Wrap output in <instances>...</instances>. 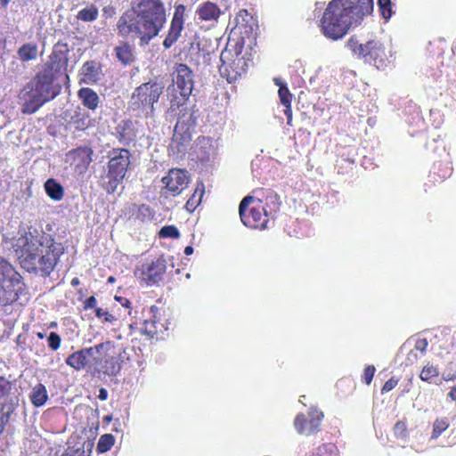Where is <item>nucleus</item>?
<instances>
[{
    "label": "nucleus",
    "instance_id": "4",
    "mask_svg": "<svg viewBox=\"0 0 456 456\" xmlns=\"http://www.w3.org/2000/svg\"><path fill=\"white\" fill-rule=\"evenodd\" d=\"M372 10L373 0H331L321 20L322 31L328 38H342L353 24H357Z\"/></svg>",
    "mask_w": 456,
    "mask_h": 456
},
{
    "label": "nucleus",
    "instance_id": "46",
    "mask_svg": "<svg viewBox=\"0 0 456 456\" xmlns=\"http://www.w3.org/2000/svg\"><path fill=\"white\" fill-rule=\"evenodd\" d=\"M97 299L94 296H90L87 297L84 303H83V309L85 311L94 309L95 311V308H98L97 306Z\"/></svg>",
    "mask_w": 456,
    "mask_h": 456
},
{
    "label": "nucleus",
    "instance_id": "55",
    "mask_svg": "<svg viewBox=\"0 0 456 456\" xmlns=\"http://www.w3.org/2000/svg\"><path fill=\"white\" fill-rule=\"evenodd\" d=\"M70 284L73 286V287H77L80 284V281L77 277H74L71 281H70Z\"/></svg>",
    "mask_w": 456,
    "mask_h": 456
},
{
    "label": "nucleus",
    "instance_id": "53",
    "mask_svg": "<svg viewBox=\"0 0 456 456\" xmlns=\"http://www.w3.org/2000/svg\"><path fill=\"white\" fill-rule=\"evenodd\" d=\"M449 396L452 400L456 401V386L451 389V391L449 392Z\"/></svg>",
    "mask_w": 456,
    "mask_h": 456
},
{
    "label": "nucleus",
    "instance_id": "16",
    "mask_svg": "<svg viewBox=\"0 0 456 456\" xmlns=\"http://www.w3.org/2000/svg\"><path fill=\"white\" fill-rule=\"evenodd\" d=\"M186 6L183 4L175 6V12L170 21L167 35L162 42L164 49H170L181 37L184 29Z\"/></svg>",
    "mask_w": 456,
    "mask_h": 456
},
{
    "label": "nucleus",
    "instance_id": "21",
    "mask_svg": "<svg viewBox=\"0 0 456 456\" xmlns=\"http://www.w3.org/2000/svg\"><path fill=\"white\" fill-rule=\"evenodd\" d=\"M113 53L123 66L131 65L135 61L134 46L126 40L119 41L113 48Z\"/></svg>",
    "mask_w": 456,
    "mask_h": 456
},
{
    "label": "nucleus",
    "instance_id": "49",
    "mask_svg": "<svg viewBox=\"0 0 456 456\" xmlns=\"http://www.w3.org/2000/svg\"><path fill=\"white\" fill-rule=\"evenodd\" d=\"M418 359V354L415 350H411L407 355L406 361L409 364H413Z\"/></svg>",
    "mask_w": 456,
    "mask_h": 456
},
{
    "label": "nucleus",
    "instance_id": "40",
    "mask_svg": "<svg viewBox=\"0 0 456 456\" xmlns=\"http://www.w3.org/2000/svg\"><path fill=\"white\" fill-rule=\"evenodd\" d=\"M382 17L385 20L391 18L393 14L391 0H377Z\"/></svg>",
    "mask_w": 456,
    "mask_h": 456
},
{
    "label": "nucleus",
    "instance_id": "31",
    "mask_svg": "<svg viewBox=\"0 0 456 456\" xmlns=\"http://www.w3.org/2000/svg\"><path fill=\"white\" fill-rule=\"evenodd\" d=\"M274 84L279 86L278 95L280 102L282 105L290 104L292 102L293 95L289 90L287 85L283 83L281 78L275 77L273 79Z\"/></svg>",
    "mask_w": 456,
    "mask_h": 456
},
{
    "label": "nucleus",
    "instance_id": "34",
    "mask_svg": "<svg viewBox=\"0 0 456 456\" xmlns=\"http://www.w3.org/2000/svg\"><path fill=\"white\" fill-rule=\"evenodd\" d=\"M17 273H19L8 261L0 257V283L12 276L17 277Z\"/></svg>",
    "mask_w": 456,
    "mask_h": 456
},
{
    "label": "nucleus",
    "instance_id": "25",
    "mask_svg": "<svg viewBox=\"0 0 456 456\" xmlns=\"http://www.w3.org/2000/svg\"><path fill=\"white\" fill-rule=\"evenodd\" d=\"M44 188L47 196L54 200L60 201L64 197V188L54 178H49L45 182Z\"/></svg>",
    "mask_w": 456,
    "mask_h": 456
},
{
    "label": "nucleus",
    "instance_id": "24",
    "mask_svg": "<svg viewBox=\"0 0 456 456\" xmlns=\"http://www.w3.org/2000/svg\"><path fill=\"white\" fill-rule=\"evenodd\" d=\"M17 55L21 62L36 60L38 55L37 44L34 42L23 44L18 48Z\"/></svg>",
    "mask_w": 456,
    "mask_h": 456
},
{
    "label": "nucleus",
    "instance_id": "35",
    "mask_svg": "<svg viewBox=\"0 0 456 456\" xmlns=\"http://www.w3.org/2000/svg\"><path fill=\"white\" fill-rule=\"evenodd\" d=\"M115 438L111 434H104L100 436L97 443L96 451L99 453H103L111 449L114 445Z\"/></svg>",
    "mask_w": 456,
    "mask_h": 456
},
{
    "label": "nucleus",
    "instance_id": "2",
    "mask_svg": "<svg viewBox=\"0 0 456 456\" xmlns=\"http://www.w3.org/2000/svg\"><path fill=\"white\" fill-rule=\"evenodd\" d=\"M166 23L167 11L161 0H139L119 16L116 30L120 37H136L141 46H146Z\"/></svg>",
    "mask_w": 456,
    "mask_h": 456
},
{
    "label": "nucleus",
    "instance_id": "60",
    "mask_svg": "<svg viewBox=\"0 0 456 456\" xmlns=\"http://www.w3.org/2000/svg\"><path fill=\"white\" fill-rule=\"evenodd\" d=\"M103 11L106 12L108 11V8L104 7Z\"/></svg>",
    "mask_w": 456,
    "mask_h": 456
},
{
    "label": "nucleus",
    "instance_id": "37",
    "mask_svg": "<svg viewBox=\"0 0 456 456\" xmlns=\"http://www.w3.org/2000/svg\"><path fill=\"white\" fill-rule=\"evenodd\" d=\"M449 427L447 419H436L433 424V431L431 437L433 439L437 438L444 431Z\"/></svg>",
    "mask_w": 456,
    "mask_h": 456
},
{
    "label": "nucleus",
    "instance_id": "3",
    "mask_svg": "<svg viewBox=\"0 0 456 456\" xmlns=\"http://www.w3.org/2000/svg\"><path fill=\"white\" fill-rule=\"evenodd\" d=\"M69 49L67 44L57 43L49 55V60L24 87L28 99L23 105V112L35 113L45 103L53 100L61 91L54 81L67 69Z\"/></svg>",
    "mask_w": 456,
    "mask_h": 456
},
{
    "label": "nucleus",
    "instance_id": "9",
    "mask_svg": "<svg viewBox=\"0 0 456 456\" xmlns=\"http://www.w3.org/2000/svg\"><path fill=\"white\" fill-rule=\"evenodd\" d=\"M173 83L178 90L179 95L172 94L170 108L175 110L183 105L191 95L193 88V75L191 69L184 63L175 64L173 72Z\"/></svg>",
    "mask_w": 456,
    "mask_h": 456
},
{
    "label": "nucleus",
    "instance_id": "33",
    "mask_svg": "<svg viewBox=\"0 0 456 456\" xmlns=\"http://www.w3.org/2000/svg\"><path fill=\"white\" fill-rule=\"evenodd\" d=\"M99 12L98 8L91 4L86 8L80 10L77 15V19L86 22H91L95 20L98 18Z\"/></svg>",
    "mask_w": 456,
    "mask_h": 456
},
{
    "label": "nucleus",
    "instance_id": "5",
    "mask_svg": "<svg viewBox=\"0 0 456 456\" xmlns=\"http://www.w3.org/2000/svg\"><path fill=\"white\" fill-rule=\"evenodd\" d=\"M267 200L273 204L269 209H267L268 202L264 200L250 195L242 199L239 205V214L245 226L256 230L267 228L270 217L273 216V212L279 210L281 205L278 194L273 191H269Z\"/></svg>",
    "mask_w": 456,
    "mask_h": 456
},
{
    "label": "nucleus",
    "instance_id": "29",
    "mask_svg": "<svg viewBox=\"0 0 456 456\" xmlns=\"http://www.w3.org/2000/svg\"><path fill=\"white\" fill-rule=\"evenodd\" d=\"M17 409L16 402H9L2 405L3 414H0V435L4 429L5 425L10 421L12 414Z\"/></svg>",
    "mask_w": 456,
    "mask_h": 456
},
{
    "label": "nucleus",
    "instance_id": "19",
    "mask_svg": "<svg viewBox=\"0 0 456 456\" xmlns=\"http://www.w3.org/2000/svg\"><path fill=\"white\" fill-rule=\"evenodd\" d=\"M221 61L222 64L219 67V71L228 83L235 82L245 73L244 66L246 62L243 58L237 56L227 62L223 61V59Z\"/></svg>",
    "mask_w": 456,
    "mask_h": 456
},
{
    "label": "nucleus",
    "instance_id": "58",
    "mask_svg": "<svg viewBox=\"0 0 456 456\" xmlns=\"http://www.w3.org/2000/svg\"><path fill=\"white\" fill-rule=\"evenodd\" d=\"M108 281H109V282H113V281H114V277L110 276V277L108 279Z\"/></svg>",
    "mask_w": 456,
    "mask_h": 456
},
{
    "label": "nucleus",
    "instance_id": "17",
    "mask_svg": "<svg viewBox=\"0 0 456 456\" xmlns=\"http://www.w3.org/2000/svg\"><path fill=\"white\" fill-rule=\"evenodd\" d=\"M93 150L89 146H80L70 150L67 153V157L70 161V165L74 167L75 171L82 174L86 172L93 161Z\"/></svg>",
    "mask_w": 456,
    "mask_h": 456
},
{
    "label": "nucleus",
    "instance_id": "41",
    "mask_svg": "<svg viewBox=\"0 0 456 456\" xmlns=\"http://www.w3.org/2000/svg\"><path fill=\"white\" fill-rule=\"evenodd\" d=\"M48 346L51 350L56 351L60 348L61 344V338L56 332H51L47 338Z\"/></svg>",
    "mask_w": 456,
    "mask_h": 456
},
{
    "label": "nucleus",
    "instance_id": "43",
    "mask_svg": "<svg viewBox=\"0 0 456 456\" xmlns=\"http://www.w3.org/2000/svg\"><path fill=\"white\" fill-rule=\"evenodd\" d=\"M376 368L374 365H367L362 372V379L366 385H370L373 379Z\"/></svg>",
    "mask_w": 456,
    "mask_h": 456
},
{
    "label": "nucleus",
    "instance_id": "12",
    "mask_svg": "<svg viewBox=\"0 0 456 456\" xmlns=\"http://www.w3.org/2000/svg\"><path fill=\"white\" fill-rule=\"evenodd\" d=\"M323 417L322 411L312 407L306 412L297 414L294 419V428L299 435L306 436L315 435L321 430Z\"/></svg>",
    "mask_w": 456,
    "mask_h": 456
},
{
    "label": "nucleus",
    "instance_id": "11",
    "mask_svg": "<svg viewBox=\"0 0 456 456\" xmlns=\"http://www.w3.org/2000/svg\"><path fill=\"white\" fill-rule=\"evenodd\" d=\"M166 271V260L163 257H158L138 265L134 271V274L141 283L152 286L163 280Z\"/></svg>",
    "mask_w": 456,
    "mask_h": 456
},
{
    "label": "nucleus",
    "instance_id": "36",
    "mask_svg": "<svg viewBox=\"0 0 456 456\" xmlns=\"http://www.w3.org/2000/svg\"><path fill=\"white\" fill-rule=\"evenodd\" d=\"M439 376V370L437 366H435L431 363H427L421 370L419 374V379L422 381L429 382L433 379L437 378Z\"/></svg>",
    "mask_w": 456,
    "mask_h": 456
},
{
    "label": "nucleus",
    "instance_id": "15",
    "mask_svg": "<svg viewBox=\"0 0 456 456\" xmlns=\"http://www.w3.org/2000/svg\"><path fill=\"white\" fill-rule=\"evenodd\" d=\"M161 182L164 184L162 193L175 197L188 186L190 175L183 169L172 168L162 177Z\"/></svg>",
    "mask_w": 456,
    "mask_h": 456
},
{
    "label": "nucleus",
    "instance_id": "28",
    "mask_svg": "<svg viewBox=\"0 0 456 456\" xmlns=\"http://www.w3.org/2000/svg\"><path fill=\"white\" fill-rule=\"evenodd\" d=\"M131 216L134 219L138 220L140 222H144L147 219H151V211L149 206L145 204H133L131 210Z\"/></svg>",
    "mask_w": 456,
    "mask_h": 456
},
{
    "label": "nucleus",
    "instance_id": "54",
    "mask_svg": "<svg viewBox=\"0 0 456 456\" xmlns=\"http://www.w3.org/2000/svg\"><path fill=\"white\" fill-rule=\"evenodd\" d=\"M193 253V248L191 246H187L184 248V254L186 256L191 255Z\"/></svg>",
    "mask_w": 456,
    "mask_h": 456
},
{
    "label": "nucleus",
    "instance_id": "23",
    "mask_svg": "<svg viewBox=\"0 0 456 456\" xmlns=\"http://www.w3.org/2000/svg\"><path fill=\"white\" fill-rule=\"evenodd\" d=\"M77 96L86 108L92 110L97 109L100 99L96 92H94L93 89L89 87H82L78 90Z\"/></svg>",
    "mask_w": 456,
    "mask_h": 456
},
{
    "label": "nucleus",
    "instance_id": "13",
    "mask_svg": "<svg viewBox=\"0 0 456 456\" xmlns=\"http://www.w3.org/2000/svg\"><path fill=\"white\" fill-rule=\"evenodd\" d=\"M28 294L27 286L20 273L0 283V306H7L16 302L21 296Z\"/></svg>",
    "mask_w": 456,
    "mask_h": 456
},
{
    "label": "nucleus",
    "instance_id": "14",
    "mask_svg": "<svg viewBox=\"0 0 456 456\" xmlns=\"http://www.w3.org/2000/svg\"><path fill=\"white\" fill-rule=\"evenodd\" d=\"M112 349H115L113 342H102L94 346L83 348L81 350L72 353L66 358L65 362L67 365L73 368L74 370H81L85 369L86 366L87 365L88 357H94V353L102 354V353H107Z\"/></svg>",
    "mask_w": 456,
    "mask_h": 456
},
{
    "label": "nucleus",
    "instance_id": "45",
    "mask_svg": "<svg viewBox=\"0 0 456 456\" xmlns=\"http://www.w3.org/2000/svg\"><path fill=\"white\" fill-rule=\"evenodd\" d=\"M398 382L399 379L391 377L381 387V394L384 395L393 390L397 386Z\"/></svg>",
    "mask_w": 456,
    "mask_h": 456
},
{
    "label": "nucleus",
    "instance_id": "44",
    "mask_svg": "<svg viewBox=\"0 0 456 456\" xmlns=\"http://www.w3.org/2000/svg\"><path fill=\"white\" fill-rule=\"evenodd\" d=\"M61 456H86L84 446H69Z\"/></svg>",
    "mask_w": 456,
    "mask_h": 456
},
{
    "label": "nucleus",
    "instance_id": "10",
    "mask_svg": "<svg viewBox=\"0 0 456 456\" xmlns=\"http://www.w3.org/2000/svg\"><path fill=\"white\" fill-rule=\"evenodd\" d=\"M151 317L143 322L142 333L149 339H163L168 334L171 322L166 312L156 305L150 307Z\"/></svg>",
    "mask_w": 456,
    "mask_h": 456
},
{
    "label": "nucleus",
    "instance_id": "57",
    "mask_svg": "<svg viewBox=\"0 0 456 456\" xmlns=\"http://www.w3.org/2000/svg\"><path fill=\"white\" fill-rule=\"evenodd\" d=\"M37 338H40V339H43V338H45V335H44V333H42V332H37Z\"/></svg>",
    "mask_w": 456,
    "mask_h": 456
},
{
    "label": "nucleus",
    "instance_id": "26",
    "mask_svg": "<svg viewBox=\"0 0 456 456\" xmlns=\"http://www.w3.org/2000/svg\"><path fill=\"white\" fill-rule=\"evenodd\" d=\"M29 399L35 407L43 406L48 400V394L45 386L42 383H38L33 387L29 394Z\"/></svg>",
    "mask_w": 456,
    "mask_h": 456
},
{
    "label": "nucleus",
    "instance_id": "8",
    "mask_svg": "<svg viewBox=\"0 0 456 456\" xmlns=\"http://www.w3.org/2000/svg\"><path fill=\"white\" fill-rule=\"evenodd\" d=\"M347 47L358 57L373 64L379 69L387 66V56L385 47L378 41L370 40L362 44L355 36H353L347 41Z\"/></svg>",
    "mask_w": 456,
    "mask_h": 456
},
{
    "label": "nucleus",
    "instance_id": "50",
    "mask_svg": "<svg viewBox=\"0 0 456 456\" xmlns=\"http://www.w3.org/2000/svg\"><path fill=\"white\" fill-rule=\"evenodd\" d=\"M115 298L120 302V304L126 307V308H130L131 307V302L127 299V298H125V297H115Z\"/></svg>",
    "mask_w": 456,
    "mask_h": 456
},
{
    "label": "nucleus",
    "instance_id": "56",
    "mask_svg": "<svg viewBox=\"0 0 456 456\" xmlns=\"http://www.w3.org/2000/svg\"><path fill=\"white\" fill-rule=\"evenodd\" d=\"M11 0H0V5L3 8H6Z\"/></svg>",
    "mask_w": 456,
    "mask_h": 456
},
{
    "label": "nucleus",
    "instance_id": "47",
    "mask_svg": "<svg viewBox=\"0 0 456 456\" xmlns=\"http://www.w3.org/2000/svg\"><path fill=\"white\" fill-rule=\"evenodd\" d=\"M428 343L426 338L418 339L415 343L414 349L416 352L419 351L421 354H425L428 348Z\"/></svg>",
    "mask_w": 456,
    "mask_h": 456
},
{
    "label": "nucleus",
    "instance_id": "39",
    "mask_svg": "<svg viewBox=\"0 0 456 456\" xmlns=\"http://www.w3.org/2000/svg\"><path fill=\"white\" fill-rule=\"evenodd\" d=\"M95 315L102 322L105 323H114L117 321V317L107 310L102 307L95 308Z\"/></svg>",
    "mask_w": 456,
    "mask_h": 456
},
{
    "label": "nucleus",
    "instance_id": "20",
    "mask_svg": "<svg viewBox=\"0 0 456 456\" xmlns=\"http://www.w3.org/2000/svg\"><path fill=\"white\" fill-rule=\"evenodd\" d=\"M196 14L201 21L217 22L222 15V10L216 3L205 1L197 7Z\"/></svg>",
    "mask_w": 456,
    "mask_h": 456
},
{
    "label": "nucleus",
    "instance_id": "38",
    "mask_svg": "<svg viewBox=\"0 0 456 456\" xmlns=\"http://www.w3.org/2000/svg\"><path fill=\"white\" fill-rule=\"evenodd\" d=\"M180 236V232L175 225H165L159 232V237L162 239L172 238L177 239Z\"/></svg>",
    "mask_w": 456,
    "mask_h": 456
},
{
    "label": "nucleus",
    "instance_id": "51",
    "mask_svg": "<svg viewBox=\"0 0 456 456\" xmlns=\"http://www.w3.org/2000/svg\"><path fill=\"white\" fill-rule=\"evenodd\" d=\"M108 391L104 387H102L99 390L98 398L102 401H105L108 398Z\"/></svg>",
    "mask_w": 456,
    "mask_h": 456
},
{
    "label": "nucleus",
    "instance_id": "18",
    "mask_svg": "<svg viewBox=\"0 0 456 456\" xmlns=\"http://www.w3.org/2000/svg\"><path fill=\"white\" fill-rule=\"evenodd\" d=\"M114 349L110 350L113 352ZM109 352L104 353V357L94 356L93 357V362L99 365V368H94L93 373H102L108 376H116L121 369V361L118 356L110 354Z\"/></svg>",
    "mask_w": 456,
    "mask_h": 456
},
{
    "label": "nucleus",
    "instance_id": "48",
    "mask_svg": "<svg viewBox=\"0 0 456 456\" xmlns=\"http://www.w3.org/2000/svg\"><path fill=\"white\" fill-rule=\"evenodd\" d=\"M284 114L287 118V125L288 126H292V107H291V103L290 104H284Z\"/></svg>",
    "mask_w": 456,
    "mask_h": 456
},
{
    "label": "nucleus",
    "instance_id": "59",
    "mask_svg": "<svg viewBox=\"0 0 456 456\" xmlns=\"http://www.w3.org/2000/svg\"><path fill=\"white\" fill-rule=\"evenodd\" d=\"M110 10L111 11V12H114L113 7H110Z\"/></svg>",
    "mask_w": 456,
    "mask_h": 456
},
{
    "label": "nucleus",
    "instance_id": "22",
    "mask_svg": "<svg viewBox=\"0 0 456 456\" xmlns=\"http://www.w3.org/2000/svg\"><path fill=\"white\" fill-rule=\"evenodd\" d=\"M101 65L95 61H86L81 68V82L85 84H95L99 80Z\"/></svg>",
    "mask_w": 456,
    "mask_h": 456
},
{
    "label": "nucleus",
    "instance_id": "27",
    "mask_svg": "<svg viewBox=\"0 0 456 456\" xmlns=\"http://www.w3.org/2000/svg\"><path fill=\"white\" fill-rule=\"evenodd\" d=\"M205 193V187L202 183H198L194 193L190 197V199L185 203V208L188 212H193L197 207L200 204L201 199Z\"/></svg>",
    "mask_w": 456,
    "mask_h": 456
},
{
    "label": "nucleus",
    "instance_id": "30",
    "mask_svg": "<svg viewBox=\"0 0 456 456\" xmlns=\"http://www.w3.org/2000/svg\"><path fill=\"white\" fill-rule=\"evenodd\" d=\"M134 134L132 129V122L130 120L123 121L117 127V138L120 142L131 141Z\"/></svg>",
    "mask_w": 456,
    "mask_h": 456
},
{
    "label": "nucleus",
    "instance_id": "7",
    "mask_svg": "<svg viewBox=\"0 0 456 456\" xmlns=\"http://www.w3.org/2000/svg\"><path fill=\"white\" fill-rule=\"evenodd\" d=\"M109 161L107 163V181L102 188L108 194L114 193L118 185L126 177V172L131 164L132 154L125 148H113L108 152Z\"/></svg>",
    "mask_w": 456,
    "mask_h": 456
},
{
    "label": "nucleus",
    "instance_id": "1",
    "mask_svg": "<svg viewBox=\"0 0 456 456\" xmlns=\"http://www.w3.org/2000/svg\"><path fill=\"white\" fill-rule=\"evenodd\" d=\"M9 242L20 267L42 277L51 275L65 252L63 244L40 226L20 227Z\"/></svg>",
    "mask_w": 456,
    "mask_h": 456
},
{
    "label": "nucleus",
    "instance_id": "52",
    "mask_svg": "<svg viewBox=\"0 0 456 456\" xmlns=\"http://www.w3.org/2000/svg\"><path fill=\"white\" fill-rule=\"evenodd\" d=\"M249 16V13L246 10V9H241L240 10V12H238L237 16H236V20H238L240 17L243 18L244 17H248Z\"/></svg>",
    "mask_w": 456,
    "mask_h": 456
},
{
    "label": "nucleus",
    "instance_id": "42",
    "mask_svg": "<svg viewBox=\"0 0 456 456\" xmlns=\"http://www.w3.org/2000/svg\"><path fill=\"white\" fill-rule=\"evenodd\" d=\"M394 433L396 437L405 438L407 436V426L404 421L399 420L395 424Z\"/></svg>",
    "mask_w": 456,
    "mask_h": 456
},
{
    "label": "nucleus",
    "instance_id": "32",
    "mask_svg": "<svg viewBox=\"0 0 456 456\" xmlns=\"http://www.w3.org/2000/svg\"><path fill=\"white\" fill-rule=\"evenodd\" d=\"M309 456H338V449L333 443H326L318 446Z\"/></svg>",
    "mask_w": 456,
    "mask_h": 456
},
{
    "label": "nucleus",
    "instance_id": "6",
    "mask_svg": "<svg viewBox=\"0 0 456 456\" xmlns=\"http://www.w3.org/2000/svg\"><path fill=\"white\" fill-rule=\"evenodd\" d=\"M161 83L150 80L137 86L131 95L129 108L137 112V116L145 118H152L155 113V104L163 94Z\"/></svg>",
    "mask_w": 456,
    "mask_h": 456
}]
</instances>
